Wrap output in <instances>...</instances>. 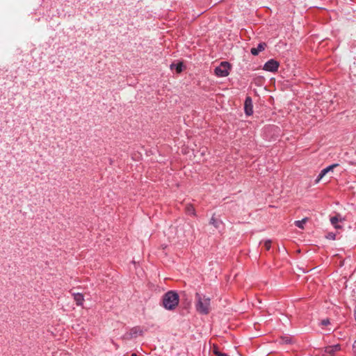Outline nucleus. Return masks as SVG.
Segmentation results:
<instances>
[{"mask_svg": "<svg viewBox=\"0 0 356 356\" xmlns=\"http://www.w3.org/2000/svg\"><path fill=\"white\" fill-rule=\"evenodd\" d=\"M195 309L200 314L207 315L209 314L211 309L210 298L197 293L195 295Z\"/></svg>", "mask_w": 356, "mask_h": 356, "instance_id": "1", "label": "nucleus"}, {"mask_svg": "<svg viewBox=\"0 0 356 356\" xmlns=\"http://www.w3.org/2000/svg\"><path fill=\"white\" fill-rule=\"evenodd\" d=\"M178 305V293L169 291L162 298V306L168 310H172Z\"/></svg>", "mask_w": 356, "mask_h": 356, "instance_id": "2", "label": "nucleus"}, {"mask_svg": "<svg viewBox=\"0 0 356 356\" xmlns=\"http://www.w3.org/2000/svg\"><path fill=\"white\" fill-rule=\"evenodd\" d=\"M230 65L229 63L224 61L222 62L218 67L215 68V74L218 77H225L228 76Z\"/></svg>", "mask_w": 356, "mask_h": 356, "instance_id": "3", "label": "nucleus"}, {"mask_svg": "<svg viewBox=\"0 0 356 356\" xmlns=\"http://www.w3.org/2000/svg\"><path fill=\"white\" fill-rule=\"evenodd\" d=\"M279 63L274 59H270L268 60L264 65V70L271 72H275L277 71Z\"/></svg>", "mask_w": 356, "mask_h": 356, "instance_id": "4", "label": "nucleus"}, {"mask_svg": "<svg viewBox=\"0 0 356 356\" xmlns=\"http://www.w3.org/2000/svg\"><path fill=\"white\" fill-rule=\"evenodd\" d=\"M340 350L341 346L339 344L328 346L325 348L323 356H334L335 354Z\"/></svg>", "mask_w": 356, "mask_h": 356, "instance_id": "5", "label": "nucleus"}, {"mask_svg": "<svg viewBox=\"0 0 356 356\" xmlns=\"http://www.w3.org/2000/svg\"><path fill=\"white\" fill-rule=\"evenodd\" d=\"M339 164L338 163H334L332 165H330L327 167H326L325 168L323 169L321 172L319 173V175H318V177L316 178V183H318L320 181V180L327 174L329 172L333 170V169L334 168H336L337 166H338Z\"/></svg>", "mask_w": 356, "mask_h": 356, "instance_id": "6", "label": "nucleus"}, {"mask_svg": "<svg viewBox=\"0 0 356 356\" xmlns=\"http://www.w3.org/2000/svg\"><path fill=\"white\" fill-rule=\"evenodd\" d=\"M252 102L250 97H248L245 100L244 109L247 115H251L253 113Z\"/></svg>", "mask_w": 356, "mask_h": 356, "instance_id": "7", "label": "nucleus"}, {"mask_svg": "<svg viewBox=\"0 0 356 356\" xmlns=\"http://www.w3.org/2000/svg\"><path fill=\"white\" fill-rule=\"evenodd\" d=\"M181 298L184 300V302H183L184 309H188L191 305V298H188L184 292L179 293V299Z\"/></svg>", "mask_w": 356, "mask_h": 356, "instance_id": "8", "label": "nucleus"}, {"mask_svg": "<svg viewBox=\"0 0 356 356\" xmlns=\"http://www.w3.org/2000/svg\"><path fill=\"white\" fill-rule=\"evenodd\" d=\"M342 220H343V218H342L339 214H337L335 216H332L330 218V222L332 225H333L336 229L341 228V226H340L338 224V222H341Z\"/></svg>", "mask_w": 356, "mask_h": 356, "instance_id": "9", "label": "nucleus"}, {"mask_svg": "<svg viewBox=\"0 0 356 356\" xmlns=\"http://www.w3.org/2000/svg\"><path fill=\"white\" fill-rule=\"evenodd\" d=\"M266 47V44L264 42L259 43L257 47H254L251 49V54L254 56H257L259 52L264 51Z\"/></svg>", "mask_w": 356, "mask_h": 356, "instance_id": "10", "label": "nucleus"}, {"mask_svg": "<svg viewBox=\"0 0 356 356\" xmlns=\"http://www.w3.org/2000/svg\"><path fill=\"white\" fill-rule=\"evenodd\" d=\"M131 337H136L143 334V330L139 327H134L130 330Z\"/></svg>", "mask_w": 356, "mask_h": 356, "instance_id": "11", "label": "nucleus"}, {"mask_svg": "<svg viewBox=\"0 0 356 356\" xmlns=\"http://www.w3.org/2000/svg\"><path fill=\"white\" fill-rule=\"evenodd\" d=\"M74 299L77 305H82L83 302L84 300V298L83 294L77 293H73Z\"/></svg>", "mask_w": 356, "mask_h": 356, "instance_id": "12", "label": "nucleus"}, {"mask_svg": "<svg viewBox=\"0 0 356 356\" xmlns=\"http://www.w3.org/2000/svg\"><path fill=\"white\" fill-rule=\"evenodd\" d=\"M307 221V218H305L300 220H296L295 221V225L296 226H297L298 228H300V229H303L304 228V225L305 224V222Z\"/></svg>", "mask_w": 356, "mask_h": 356, "instance_id": "13", "label": "nucleus"}, {"mask_svg": "<svg viewBox=\"0 0 356 356\" xmlns=\"http://www.w3.org/2000/svg\"><path fill=\"white\" fill-rule=\"evenodd\" d=\"M210 223L212 224L215 227L218 228L220 225L222 224L221 221L216 220L213 216L211 218Z\"/></svg>", "mask_w": 356, "mask_h": 356, "instance_id": "14", "label": "nucleus"}, {"mask_svg": "<svg viewBox=\"0 0 356 356\" xmlns=\"http://www.w3.org/2000/svg\"><path fill=\"white\" fill-rule=\"evenodd\" d=\"M292 342V339L290 337L285 336L281 338V343L289 344Z\"/></svg>", "mask_w": 356, "mask_h": 356, "instance_id": "15", "label": "nucleus"}, {"mask_svg": "<svg viewBox=\"0 0 356 356\" xmlns=\"http://www.w3.org/2000/svg\"><path fill=\"white\" fill-rule=\"evenodd\" d=\"M170 68L172 70L175 71L176 73H178V63H172L170 65Z\"/></svg>", "mask_w": 356, "mask_h": 356, "instance_id": "16", "label": "nucleus"}, {"mask_svg": "<svg viewBox=\"0 0 356 356\" xmlns=\"http://www.w3.org/2000/svg\"><path fill=\"white\" fill-rule=\"evenodd\" d=\"M264 246L267 250H269L271 246V241L270 239L266 240L264 241Z\"/></svg>", "mask_w": 356, "mask_h": 356, "instance_id": "17", "label": "nucleus"}, {"mask_svg": "<svg viewBox=\"0 0 356 356\" xmlns=\"http://www.w3.org/2000/svg\"><path fill=\"white\" fill-rule=\"evenodd\" d=\"M214 353L218 355V356H229L226 353H221L220 351H219L218 349H214Z\"/></svg>", "mask_w": 356, "mask_h": 356, "instance_id": "18", "label": "nucleus"}, {"mask_svg": "<svg viewBox=\"0 0 356 356\" xmlns=\"http://www.w3.org/2000/svg\"><path fill=\"white\" fill-rule=\"evenodd\" d=\"M187 212L189 214H194V212H195L194 208L192 206L187 207Z\"/></svg>", "mask_w": 356, "mask_h": 356, "instance_id": "19", "label": "nucleus"}, {"mask_svg": "<svg viewBox=\"0 0 356 356\" xmlns=\"http://www.w3.org/2000/svg\"><path fill=\"white\" fill-rule=\"evenodd\" d=\"M328 324H330V321L328 319H324L322 321V325H327Z\"/></svg>", "mask_w": 356, "mask_h": 356, "instance_id": "20", "label": "nucleus"}, {"mask_svg": "<svg viewBox=\"0 0 356 356\" xmlns=\"http://www.w3.org/2000/svg\"><path fill=\"white\" fill-rule=\"evenodd\" d=\"M353 350L354 353L356 355V340L355 341V342L353 344Z\"/></svg>", "mask_w": 356, "mask_h": 356, "instance_id": "21", "label": "nucleus"}, {"mask_svg": "<svg viewBox=\"0 0 356 356\" xmlns=\"http://www.w3.org/2000/svg\"><path fill=\"white\" fill-rule=\"evenodd\" d=\"M179 72L182 71V69H183V63L181 62H179Z\"/></svg>", "mask_w": 356, "mask_h": 356, "instance_id": "22", "label": "nucleus"}, {"mask_svg": "<svg viewBox=\"0 0 356 356\" xmlns=\"http://www.w3.org/2000/svg\"><path fill=\"white\" fill-rule=\"evenodd\" d=\"M131 356H138V355H137V354H136V353H132V354L131 355Z\"/></svg>", "mask_w": 356, "mask_h": 356, "instance_id": "23", "label": "nucleus"}]
</instances>
